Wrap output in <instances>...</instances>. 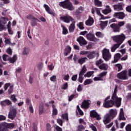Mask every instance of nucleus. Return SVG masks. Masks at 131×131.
Segmentation results:
<instances>
[{
	"label": "nucleus",
	"instance_id": "f257e3e1",
	"mask_svg": "<svg viewBox=\"0 0 131 131\" xmlns=\"http://www.w3.org/2000/svg\"><path fill=\"white\" fill-rule=\"evenodd\" d=\"M117 88H118L117 85H115V88L112 96L111 100H108L110 99V96H108L105 98L103 103V106L105 108H110L113 107V105H115L116 107H120L121 105V98H118L117 96Z\"/></svg>",
	"mask_w": 131,
	"mask_h": 131
},
{
	"label": "nucleus",
	"instance_id": "f03ea898",
	"mask_svg": "<svg viewBox=\"0 0 131 131\" xmlns=\"http://www.w3.org/2000/svg\"><path fill=\"white\" fill-rule=\"evenodd\" d=\"M111 38L114 40V41L117 42L116 44H114L111 48V52H114L116 51V49H118V48L120 47L122 42L124 41V39H125V35L123 34H121V35L113 36Z\"/></svg>",
	"mask_w": 131,
	"mask_h": 131
},
{
	"label": "nucleus",
	"instance_id": "7ed1b4c3",
	"mask_svg": "<svg viewBox=\"0 0 131 131\" xmlns=\"http://www.w3.org/2000/svg\"><path fill=\"white\" fill-rule=\"evenodd\" d=\"M59 6L63 8V9H68L69 11H73L74 10L73 5H72V3L69 0H66L63 2H59Z\"/></svg>",
	"mask_w": 131,
	"mask_h": 131
},
{
	"label": "nucleus",
	"instance_id": "20e7f679",
	"mask_svg": "<svg viewBox=\"0 0 131 131\" xmlns=\"http://www.w3.org/2000/svg\"><path fill=\"white\" fill-rule=\"evenodd\" d=\"M102 56L105 61H109L111 59V53L110 50L106 48L103 49L102 51Z\"/></svg>",
	"mask_w": 131,
	"mask_h": 131
},
{
	"label": "nucleus",
	"instance_id": "39448f33",
	"mask_svg": "<svg viewBox=\"0 0 131 131\" xmlns=\"http://www.w3.org/2000/svg\"><path fill=\"white\" fill-rule=\"evenodd\" d=\"M117 76L119 79H121L122 80H126V79H128V75H127V71L126 70L117 74Z\"/></svg>",
	"mask_w": 131,
	"mask_h": 131
},
{
	"label": "nucleus",
	"instance_id": "423d86ee",
	"mask_svg": "<svg viewBox=\"0 0 131 131\" xmlns=\"http://www.w3.org/2000/svg\"><path fill=\"white\" fill-rule=\"evenodd\" d=\"M60 20H61V21L65 22V23H70V21H71V22L75 21L74 19L72 18V17L68 15V14H66V15L64 16H61L60 17Z\"/></svg>",
	"mask_w": 131,
	"mask_h": 131
},
{
	"label": "nucleus",
	"instance_id": "0eeeda50",
	"mask_svg": "<svg viewBox=\"0 0 131 131\" xmlns=\"http://www.w3.org/2000/svg\"><path fill=\"white\" fill-rule=\"evenodd\" d=\"M16 116H17V110L16 108L10 110L8 114V118H10L11 120H14Z\"/></svg>",
	"mask_w": 131,
	"mask_h": 131
},
{
	"label": "nucleus",
	"instance_id": "6e6552de",
	"mask_svg": "<svg viewBox=\"0 0 131 131\" xmlns=\"http://www.w3.org/2000/svg\"><path fill=\"white\" fill-rule=\"evenodd\" d=\"M9 21L8 17H1L0 18V29H5V24H7V22Z\"/></svg>",
	"mask_w": 131,
	"mask_h": 131
},
{
	"label": "nucleus",
	"instance_id": "1a4fd4ad",
	"mask_svg": "<svg viewBox=\"0 0 131 131\" xmlns=\"http://www.w3.org/2000/svg\"><path fill=\"white\" fill-rule=\"evenodd\" d=\"M86 37L88 40L90 41H98L99 40L98 38L95 37V35L92 33H89L86 35Z\"/></svg>",
	"mask_w": 131,
	"mask_h": 131
},
{
	"label": "nucleus",
	"instance_id": "9d476101",
	"mask_svg": "<svg viewBox=\"0 0 131 131\" xmlns=\"http://www.w3.org/2000/svg\"><path fill=\"white\" fill-rule=\"evenodd\" d=\"M90 116L92 117V118H96L97 120H100V119H102V118L100 117V115L98 114V113L95 110L90 112Z\"/></svg>",
	"mask_w": 131,
	"mask_h": 131
},
{
	"label": "nucleus",
	"instance_id": "9b49d317",
	"mask_svg": "<svg viewBox=\"0 0 131 131\" xmlns=\"http://www.w3.org/2000/svg\"><path fill=\"white\" fill-rule=\"evenodd\" d=\"M112 119H113L110 116V115H109V114H106L103 117V122L104 124H107V123H109V122L111 121Z\"/></svg>",
	"mask_w": 131,
	"mask_h": 131
},
{
	"label": "nucleus",
	"instance_id": "f8f14e48",
	"mask_svg": "<svg viewBox=\"0 0 131 131\" xmlns=\"http://www.w3.org/2000/svg\"><path fill=\"white\" fill-rule=\"evenodd\" d=\"M77 41L79 42V45L82 47L83 46H85L88 43L86 40L84 39V38L82 36H79L77 38Z\"/></svg>",
	"mask_w": 131,
	"mask_h": 131
},
{
	"label": "nucleus",
	"instance_id": "ddd939ff",
	"mask_svg": "<svg viewBox=\"0 0 131 131\" xmlns=\"http://www.w3.org/2000/svg\"><path fill=\"white\" fill-rule=\"evenodd\" d=\"M90 105H91V100H84L82 103L81 107L84 109H88V108L90 107Z\"/></svg>",
	"mask_w": 131,
	"mask_h": 131
},
{
	"label": "nucleus",
	"instance_id": "4468645a",
	"mask_svg": "<svg viewBox=\"0 0 131 131\" xmlns=\"http://www.w3.org/2000/svg\"><path fill=\"white\" fill-rule=\"evenodd\" d=\"M95 57H99V52L92 51L87 55V58L89 59H94Z\"/></svg>",
	"mask_w": 131,
	"mask_h": 131
},
{
	"label": "nucleus",
	"instance_id": "2eb2a0df",
	"mask_svg": "<svg viewBox=\"0 0 131 131\" xmlns=\"http://www.w3.org/2000/svg\"><path fill=\"white\" fill-rule=\"evenodd\" d=\"M43 8H45L46 12H47V13H48V14H50V15H53V16H54V17H55V16H56V13H54L52 11V10L51 9V8H50L48 5L44 4Z\"/></svg>",
	"mask_w": 131,
	"mask_h": 131
},
{
	"label": "nucleus",
	"instance_id": "dca6fc26",
	"mask_svg": "<svg viewBox=\"0 0 131 131\" xmlns=\"http://www.w3.org/2000/svg\"><path fill=\"white\" fill-rule=\"evenodd\" d=\"M124 6V4L122 3H120L117 5H114L113 6V8L114 10H116V11H122L123 8L122 7Z\"/></svg>",
	"mask_w": 131,
	"mask_h": 131
},
{
	"label": "nucleus",
	"instance_id": "f3484780",
	"mask_svg": "<svg viewBox=\"0 0 131 131\" xmlns=\"http://www.w3.org/2000/svg\"><path fill=\"white\" fill-rule=\"evenodd\" d=\"M114 16L117 18L118 19H123V18L125 17V15H124V13L121 12L115 13Z\"/></svg>",
	"mask_w": 131,
	"mask_h": 131
},
{
	"label": "nucleus",
	"instance_id": "a211bd4d",
	"mask_svg": "<svg viewBox=\"0 0 131 131\" xmlns=\"http://www.w3.org/2000/svg\"><path fill=\"white\" fill-rule=\"evenodd\" d=\"M107 114H109V115L113 119V118L114 117H115V116H116V115H117V110H116L115 109V110L111 109V110H110L109 113H107Z\"/></svg>",
	"mask_w": 131,
	"mask_h": 131
},
{
	"label": "nucleus",
	"instance_id": "6ab92c4d",
	"mask_svg": "<svg viewBox=\"0 0 131 131\" xmlns=\"http://www.w3.org/2000/svg\"><path fill=\"white\" fill-rule=\"evenodd\" d=\"M111 27L113 29L114 32H119L120 31V28L116 24L111 25Z\"/></svg>",
	"mask_w": 131,
	"mask_h": 131
},
{
	"label": "nucleus",
	"instance_id": "aec40b11",
	"mask_svg": "<svg viewBox=\"0 0 131 131\" xmlns=\"http://www.w3.org/2000/svg\"><path fill=\"white\" fill-rule=\"evenodd\" d=\"M105 8L106 9L102 10V13L104 15H108V14L112 12V10H111V8H110V7L109 6H106Z\"/></svg>",
	"mask_w": 131,
	"mask_h": 131
},
{
	"label": "nucleus",
	"instance_id": "412c9836",
	"mask_svg": "<svg viewBox=\"0 0 131 131\" xmlns=\"http://www.w3.org/2000/svg\"><path fill=\"white\" fill-rule=\"evenodd\" d=\"M100 10H101V9L95 8V10L97 15H98L99 16H100L101 17V18H100L99 20H105V19H107L108 17H104V16L101 14V12L100 11Z\"/></svg>",
	"mask_w": 131,
	"mask_h": 131
},
{
	"label": "nucleus",
	"instance_id": "4be33fe9",
	"mask_svg": "<svg viewBox=\"0 0 131 131\" xmlns=\"http://www.w3.org/2000/svg\"><path fill=\"white\" fill-rule=\"evenodd\" d=\"M1 105L2 106H9L12 105V102L9 100V99H6L1 102Z\"/></svg>",
	"mask_w": 131,
	"mask_h": 131
},
{
	"label": "nucleus",
	"instance_id": "5701e85b",
	"mask_svg": "<svg viewBox=\"0 0 131 131\" xmlns=\"http://www.w3.org/2000/svg\"><path fill=\"white\" fill-rule=\"evenodd\" d=\"M75 20L72 21V23L70 25L69 27V30L70 32H73L74 31V29H75Z\"/></svg>",
	"mask_w": 131,
	"mask_h": 131
},
{
	"label": "nucleus",
	"instance_id": "b1692460",
	"mask_svg": "<svg viewBox=\"0 0 131 131\" xmlns=\"http://www.w3.org/2000/svg\"><path fill=\"white\" fill-rule=\"evenodd\" d=\"M94 18L90 17L88 20H87L85 23L88 26H92V25L94 24Z\"/></svg>",
	"mask_w": 131,
	"mask_h": 131
},
{
	"label": "nucleus",
	"instance_id": "393cba45",
	"mask_svg": "<svg viewBox=\"0 0 131 131\" xmlns=\"http://www.w3.org/2000/svg\"><path fill=\"white\" fill-rule=\"evenodd\" d=\"M119 119L120 120H124L125 119V117H124V113L123 112V108H121L120 110Z\"/></svg>",
	"mask_w": 131,
	"mask_h": 131
},
{
	"label": "nucleus",
	"instance_id": "a878e982",
	"mask_svg": "<svg viewBox=\"0 0 131 131\" xmlns=\"http://www.w3.org/2000/svg\"><path fill=\"white\" fill-rule=\"evenodd\" d=\"M121 58V55L119 53H117L114 56V62H112V63H116V62L118 61V60Z\"/></svg>",
	"mask_w": 131,
	"mask_h": 131
},
{
	"label": "nucleus",
	"instance_id": "bb28decb",
	"mask_svg": "<svg viewBox=\"0 0 131 131\" xmlns=\"http://www.w3.org/2000/svg\"><path fill=\"white\" fill-rule=\"evenodd\" d=\"M14 126L15 124L14 123H8L5 122V128H10V129H12V128H14Z\"/></svg>",
	"mask_w": 131,
	"mask_h": 131
},
{
	"label": "nucleus",
	"instance_id": "cd10ccee",
	"mask_svg": "<svg viewBox=\"0 0 131 131\" xmlns=\"http://www.w3.org/2000/svg\"><path fill=\"white\" fill-rule=\"evenodd\" d=\"M108 64L106 63H102L101 65L99 66V69H101V70H108Z\"/></svg>",
	"mask_w": 131,
	"mask_h": 131
},
{
	"label": "nucleus",
	"instance_id": "c85d7f7f",
	"mask_svg": "<svg viewBox=\"0 0 131 131\" xmlns=\"http://www.w3.org/2000/svg\"><path fill=\"white\" fill-rule=\"evenodd\" d=\"M86 61H88V58L83 57V58L79 59L78 60V63H79V64H80V65H82L83 63H85Z\"/></svg>",
	"mask_w": 131,
	"mask_h": 131
},
{
	"label": "nucleus",
	"instance_id": "c756f323",
	"mask_svg": "<svg viewBox=\"0 0 131 131\" xmlns=\"http://www.w3.org/2000/svg\"><path fill=\"white\" fill-rule=\"evenodd\" d=\"M17 59H18V57H17V55H15L12 58L9 57V61L10 63H11L12 64H13V63H15V62H16V61H17Z\"/></svg>",
	"mask_w": 131,
	"mask_h": 131
},
{
	"label": "nucleus",
	"instance_id": "7c9ffc66",
	"mask_svg": "<svg viewBox=\"0 0 131 131\" xmlns=\"http://www.w3.org/2000/svg\"><path fill=\"white\" fill-rule=\"evenodd\" d=\"M27 18L29 20H31L32 21H38V19H37L36 18L34 17L31 14H29L28 16H27Z\"/></svg>",
	"mask_w": 131,
	"mask_h": 131
},
{
	"label": "nucleus",
	"instance_id": "2f4dec72",
	"mask_svg": "<svg viewBox=\"0 0 131 131\" xmlns=\"http://www.w3.org/2000/svg\"><path fill=\"white\" fill-rule=\"evenodd\" d=\"M29 54V49L27 48H25L23 51V55L24 56H27Z\"/></svg>",
	"mask_w": 131,
	"mask_h": 131
},
{
	"label": "nucleus",
	"instance_id": "473e14b6",
	"mask_svg": "<svg viewBox=\"0 0 131 131\" xmlns=\"http://www.w3.org/2000/svg\"><path fill=\"white\" fill-rule=\"evenodd\" d=\"M107 25H108V21H101L100 23V27L101 29H103L105 26H107Z\"/></svg>",
	"mask_w": 131,
	"mask_h": 131
},
{
	"label": "nucleus",
	"instance_id": "72a5a7b5",
	"mask_svg": "<svg viewBox=\"0 0 131 131\" xmlns=\"http://www.w3.org/2000/svg\"><path fill=\"white\" fill-rule=\"evenodd\" d=\"M86 71H87L86 67H85V65H84L82 67V69H81V71L80 72L79 74L84 75V73H85V72H86Z\"/></svg>",
	"mask_w": 131,
	"mask_h": 131
},
{
	"label": "nucleus",
	"instance_id": "f704fd0d",
	"mask_svg": "<svg viewBox=\"0 0 131 131\" xmlns=\"http://www.w3.org/2000/svg\"><path fill=\"white\" fill-rule=\"evenodd\" d=\"M61 27L62 28V34L64 35H66V34H68V30L65 26L61 25Z\"/></svg>",
	"mask_w": 131,
	"mask_h": 131
},
{
	"label": "nucleus",
	"instance_id": "c9c22d12",
	"mask_svg": "<svg viewBox=\"0 0 131 131\" xmlns=\"http://www.w3.org/2000/svg\"><path fill=\"white\" fill-rule=\"evenodd\" d=\"M92 82H93V80L91 79H88L84 81L83 84L84 85H88L89 84H91Z\"/></svg>",
	"mask_w": 131,
	"mask_h": 131
},
{
	"label": "nucleus",
	"instance_id": "e433bc0d",
	"mask_svg": "<svg viewBox=\"0 0 131 131\" xmlns=\"http://www.w3.org/2000/svg\"><path fill=\"white\" fill-rule=\"evenodd\" d=\"M103 63H104V60H103L102 59H100L96 61V66H98V67H99V66H101Z\"/></svg>",
	"mask_w": 131,
	"mask_h": 131
},
{
	"label": "nucleus",
	"instance_id": "4c0bfd02",
	"mask_svg": "<svg viewBox=\"0 0 131 131\" xmlns=\"http://www.w3.org/2000/svg\"><path fill=\"white\" fill-rule=\"evenodd\" d=\"M5 128H6L5 122L0 123V131H5Z\"/></svg>",
	"mask_w": 131,
	"mask_h": 131
},
{
	"label": "nucleus",
	"instance_id": "58836bf2",
	"mask_svg": "<svg viewBox=\"0 0 131 131\" xmlns=\"http://www.w3.org/2000/svg\"><path fill=\"white\" fill-rule=\"evenodd\" d=\"M95 35L99 38H102V37H104V34L101 32H96Z\"/></svg>",
	"mask_w": 131,
	"mask_h": 131
},
{
	"label": "nucleus",
	"instance_id": "ea45409f",
	"mask_svg": "<svg viewBox=\"0 0 131 131\" xmlns=\"http://www.w3.org/2000/svg\"><path fill=\"white\" fill-rule=\"evenodd\" d=\"M95 6L97 7H102V2L99 0H94Z\"/></svg>",
	"mask_w": 131,
	"mask_h": 131
},
{
	"label": "nucleus",
	"instance_id": "a19ab883",
	"mask_svg": "<svg viewBox=\"0 0 131 131\" xmlns=\"http://www.w3.org/2000/svg\"><path fill=\"white\" fill-rule=\"evenodd\" d=\"M94 74V71L88 72L84 75V77H91Z\"/></svg>",
	"mask_w": 131,
	"mask_h": 131
},
{
	"label": "nucleus",
	"instance_id": "79ce46f5",
	"mask_svg": "<svg viewBox=\"0 0 131 131\" xmlns=\"http://www.w3.org/2000/svg\"><path fill=\"white\" fill-rule=\"evenodd\" d=\"M52 108H53V115H57L58 114V110L57 108H56V107H55V105H52Z\"/></svg>",
	"mask_w": 131,
	"mask_h": 131
},
{
	"label": "nucleus",
	"instance_id": "37998d69",
	"mask_svg": "<svg viewBox=\"0 0 131 131\" xmlns=\"http://www.w3.org/2000/svg\"><path fill=\"white\" fill-rule=\"evenodd\" d=\"M2 58L3 61H9L10 60V56H9V55H7L6 54L3 55Z\"/></svg>",
	"mask_w": 131,
	"mask_h": 131
},
{
	"label": "nucleus",
	"instance_id": "c03bdc74",
	"mask_svg": "<svg viewBox=\"0 0 131 131\" xmlns=\"http://www.w3.org/2000/svg\"><path fill=\"white\" fill-rule=\"evenodd\" d=\"M39 114H42L43 113V104H41L39 108Z\"/></svg>",
	"mask_w": 131,
	"mask_h": 131
},
{
	"label": "nucleus",
	"instance_id": "a18cd8bd",
	"mask_svg": "<svg viewBox=\"0 0 131 131\" xmlns=\"http://www.w3.org/2000/svg\"><path fill=\"white\" fill-rule=\"evenodd\" d=\"M77 25L79 29H81V30L84 29V27H83V23L82 22L79 23Z\"/></svg>",
	"mask_w": 131,
	"mask_h": 131
},
{
	"label": "nucleus",
	"instance_id": "49530a36",
	"mask_svg": "<svg viewBox=\"0 0 131 131\" xmlns=\"http://www.w3.org/2000/svg\"><path fill=\"white\" fill-rule=\"evenodd\" d=\"M83 80V75L81 74H79L78 81H79L80 83H82Z\"/></svg>",
	"mask_w": 131,
	"mask_h": 131
},
{
	"label": "nucleus",
	"instance_id": "de8ad7c7",
	"mask_svg": "<svg viewBox=\"0 0 131 131\" xmlns=\"http://www.w3.org/2000/svg\"><path fill=\"white\" fill-rule=\"evenodd\" d=\"M62 90H67L68 89V83L66 82L65 83L63 84L61 86Z\"/></svg>",
	"mask_w": 131,
	"mask_h": 131
},
{
	"label": "nucleus",
	"instance_id": "09e8293b",
	"mask_svg": "<svg viewBox=\"0 0 131 131\" xmlns=\"http://www.w3.org/2000/svg\"><path fill=\"white\" fill-rule=\"evenodd\" d=\"M61 117L63 118V119H66V120H69L68 113L62 114Z\"/></svg>",
	"mask_w": 131,
	"mask_h": 131
},
{
	"label": "nucleus",
	"instance_id": "8fccbe9b",
	"mask_svg": "<svg viewBox=\"0 0 131 131\" xmlns=\"http://www.w3.org/2000/svg\"><path fill=\"white\" fill-rule=\"evenodd\" d=\"M84 127L81 125H79L78 126V129H77V131H83L84 130Z\"/></svg>",
	"mask_w": 131,
	"mask_h": 131
},
{
	"label": "nucleus",
	"instance_id": "3c124183",
	"mask_svg": "<svg viewBox=\"0 0 131 131\" xmlns=\"http://www.w3.org/2000/svg\"><path fill=\"white\" fill-rule=\"evenodd\" d=\"M11 100H12V102H14V103H16V102H17V98H16V96H15V95H12L11 96Z\"/></svg>",
	"mask_w": 131,
	"mask_h": 131
},
{
	"label": "nucleus",
	"instance_id": "603ef678",
	"mask_svg": "<svg viewBox=\"0 0 131 131\" xmlns=\"http://www.w3.org/2000/svg\"><path fill=\"white\" fill-rule=\"evenodd\" d=\"M50 79L51 81L55 82L57 80V76L55 75H53L50 77Z\"/></svg>",
	"mask_w": 131,
	"mask_h": 131
},
{
	"label": "nucleus",
	"instance_id": "864d4df0",
	"mask_svg": "<svg viewBox=\"0 0 131 131\" xmlns=\"http://www.w3.org/2000/svg\"><path fill=\"white\" fill-rule=\"evenodd\" d=\"M77 109L80 115H83V112L80 109V108H79V106L78 105L77 106Z\"/></svg>",
	"mask_w": 131,
	"mask_h": 131
},
{
	"label": "nucleus",
	"instance_id": "5fc2aeb1",
	"mask_svg": "<svg viewBox=\"0 0 131 131\" xmlns=\"http://www.w3.org/2000/svg\"><path fill=\"white\" fill-rule=\"evenodd\" d=\"M5 42L6 45H10L11 43V40L9 38H5Z\"/></svg>",
	"mask_w": 131,
	"mask_h": 131
},
{
	"label": "nucleus",
	"instance_id": "6e6d98bb",
	"mask_svg": "<svg viewBox=\"0 0 131 131\" xmlns=\"http://www.w3.org/2000/svg\"><path fill=\"white\" fill-rule=\"evenodd\" d=\"M89 54L88 51H81L80 52V55H88Z\"/></svg>",
	"mask_w": 131,
	"mask_h": 131
},
{
	"label": "nucleus",
	"instance_id": "4d7b16f0",
	"mask_svg": "<svg viewBox=\"0 0 131 131\" xmlns=\"http://www.w3.org/2000/svg\"><path fill=\"white\" fill-rule=\"evenodd\" d=\"M48 67L49 70H51V71H53V70H54V67L53 63H51L50 65H48Z\"/></svg>",
	"mask_w": 131,
	"mask_h": 131
},
{
	"label": "nucleus",
	"instance_id": "13d9d810",
	"mask_svg": "<svg viewBox=\"0 0 131 131\" xmlns=\"http://www.w3.org/2000/svg\"><path fill=\"white\" fill-rule=\"evenodd\" d=\"M94 80H95V81H99L100 80H103V79L100 76H98V77H95L94 78Z\"/></svg>",
	"mask_w": 131,
	"mask_h": 131
},
{
	"label": "nucleus",
	"instance_id": "bf43d9fd",
	"mask_svg": "<svg viewBox=\"0 0 131 131\" xmlns=\"http://www.w3.org/2000/svg\"><path fill=\"white\" fill-rule=\"evenodd\" d=\"M90 128H92V130L93 131H98L97 128L96 127V126H95V125H94V124L90 125Z\"/></svg>",
	"mask_w": 131,
	"mask_h": 131
},
{
	"label": "nucleus",
	"instance_id": "052dcab7",
	"mask_svg": "<svg viewBox=\"0 0 131 131\" xmlns=\"http://www.w3.org/2000/svg\"><path fill=\"white\" fill-rule=\"evenodd\" d=\"M6 53L8 54L9 55H12L13 51H12V49L11 48H9L6 50Z\"/></svg>",
	"mask_w": 131,
	"mask_h": 131
},
{
	"label": "nucleus",
	"instance_id": "680f3d73",
	"mask_svg": "<svg viewBox=\"0 0 131 131\" xmlns=\"http://www.w3.org/2000/svg\"><path fill=\"white\" fill-rule=\"evenodd\" d=\"M126 131H131V125L128 124L125 127Z\"/></svg>",
	"mask_w": 131,
	"mask_h": 131
},
{
	"label": "nucleus",
	"instance_id": "e2e57ef3",
	"mask_svg": "<svg viewBox=\"0 0 131 131\" xmlns=\"http://www.w3.org/2000/svg\"><path fill=\"white\" fill-rule=\"evenodd\" d=\"M106 74H107V72L104 71L98 75V76H100V77L102 78V77H103V76H105Z\"/></svg>",
	"mask_w": 131,
	"mask_h": 131
},
{
	"label": "nucleus",
	"instance_id": "0e129e2a",
	"mask_svg": "<svg viewBox=\"0 0 131 131\" xmlns=\"http://www.w3.org/2000/svg\"><path fill=\"white\" fill-rule=\"evenodd\" d=\"M66 52H67V53H71V47H70V46H67L66 48Z\"/></svg>",
	"mask_w": 131,
	"mask_h": 131
},
{
	"label": "nucleus",
	"instance_id": "69168bd1",
	"mask_svg": "<svg viewBox=\"0 0 131 131\" xmlns=\"http://www.w3.org/2000/svg\"><path fill=\"white\" fill-rule=\"evenodd\" d=\"M125 23L124 21H119L118 24V25H117V26H119V27L120 28V27H121L122 26H123V25H124Z\"/></svg>",
	"mask_w": 131,
	"mask_h": 131
},
{
	"label": "nucleus",
	"instance_id": "338daca9",
	"mask_svg": "<svg viewBox=\"0 0 131 131\" xmlns=\"http://www.w3.org/2000/svg\"><path fill=\"white\" fill-rule=\"evenodd\" d=\"M22 71V68H17L15 69V73H20Z\"/></svg>",
	"mask_w": 131,
	"mask_h": 131
},
{
	"label": "nucleus",
	"instance_id": "774afa93",
	"mask_svg": "<svg viewBox=\"0 0 131 131\" xmlns=\"http://www.w3.org/2000/svg\"><path fill=\"white\" fill-rule=\"evenodd\" d=\"M126 10L127 12H128L129 13H131V5L127 6L126 8Z\"/></svg>",
	"mask_w": 131,
	"mask_h": 131
}]
</instances>
